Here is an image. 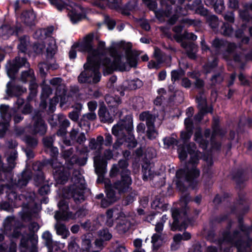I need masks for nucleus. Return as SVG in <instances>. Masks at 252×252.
<instances>
[{
    "instance_id": "obj_1",
    "label": "nucleus",
    "mask_w": 252,
    "mask_h": 252,
    "mask_svg": "<svg viewBox=\"0 0 252 252\" xmlns=\"http://www.w3.org/2000/svg\"><path fill=\"white\" fill-rule=\"evenodd\" d=\"M93 35H88L84 38L86 52L90 56L89 52L91 51L93 53L92 55V60L101 63L104 75L112 73L114 70L126 71L129 70L132 67H135L137 64V57L131 51V44L130 43H126L123 44L124 49L125 50L124 55H120L117 53L111 52V55L113 61L111 62L108 58L102 60L103 54L106 52L105 43L103 41H99L96 50L93 48L91 41Z\"/></svg>"
},
{
    "instance_id": "obj_2",
    "label": "nucleus",
    "mask_w": 252,
    "mask_h": 252,
    "mask_svg": "<svg viewBox=\"0 0 252 252\" xmlns=\"http://www.w3.org/2000/svg\"><path fill=\"white\" fill-rule=\"evenodd\" d=\"M178 151L181 160H184L188 155L190 158L188 169L185 170L182 169L178 170L176 173V176L180 178L182 175H184L188 181L198 177L199 175V171L196 168L194 164L198 161L200 157V153H199L198 151L196 150L195 145L193 143H190L186 147L179 146Z\"/></svg>"
},
{
    "instance_id": "obj_3",
    "label": "nucleus",
    "mask_w": 252,
    "mask_h": 252,
    "mask_svg": "<svg viewBox=\"0 0 252 252\" xmlns=\"http://www.w3.org/2000/svg\"><path fill=\"white\" fill-rule=\"evenodd\" d=\"M133 121L131 117L127 115L124 119L120 120L112 127V133L117 137V140L114 145L117 148L122 145L124 141L127 143L129 148H134L137 145V142L132 133L133 130Z\"/></svg>"
},
{
    "instance_id": "obj_4",
    "label": "nucleus",
    "mask_w": 252,
    "mask_h": 252,
    "mask_svg": "<svg viewBox=\"0 0 252 252\" xmlns=\"http://www.w3.org/2000/svg\"><path fill=\"white\" fill-rule=\"evenodd\" d=\"M241 233L235 231L232 235L228 232L222 234V237L217 242L219 247V250L217 249L215 246H211L208 248V252H232V249L236 247L238 252H251L249 246L252 244V239L250 240V244H246L241 241Z\"/></svg>"
},
{
    "instance_id": "obj_5",
    "label": "nucleus",
    "mask_w": 252,
    "mask_h": 252,
    "mask_svg": "<svg viewBox=\"0 0 252 252\" xmlns=\"http://www.w3.org/2000/svg\"><path fill=\"white\" fill-rule=\"evenodd\" d=\"M90 56L87 58V61L84 65V70L78 76V81L80 83H96L101 78L99 71L101 63L92 60L93 53L90 51Z\"/></svg>"
},
{
    "instance_id": "obj_6",
    "label": "nucleus",
    "mask_w": 252,
    "mask_h": 252,
    "mask_svg": "<svg viewBox=\"0 0 252 252\" xmlns=\"http://www.w3.org/2000/svg\"><path fill=\"white\" fill-rule=\"evenodd\" d=\"M59 210L56 212L55 218L57 222L55 225V228L58 235H61L63 239L66 238L69 235V231L66 226L61 223L60 220H68L76 218L77 214H73L68 211V206L67 202L61 200L58 203Z\"/></svg>"
},
{
    "instance_id": "obj_7",
    "label": "nucleus",
    "mask_w": 252,
    "mask_h": 252,
    "mask_svg": "<svg viewBox=\"0 0 252 252\" xmlns=\"http://www.w3.org/2000/svg\"><path fill=\"white\" fill-rule=\"evenodd\" d=\"M127 165L128 163L126 160H121L118 165H113L110 172V176L113 177L117 175L118 172L121 170L122 180L116 183L114 186V188L117 189L119 192L126 191L131 183L129 172L126 169Z\"/></svg>"
},
{
    "instance_id": "obj_8",
    "label": "nucleus",
    "mask_w": 252,
    "mask_h": 252,
    "mask_svg": "<svg viewBox=\"0 0 252 252\" xmlns=\"http://www.w3.org/2000/svg\"><path fill=\"white\" fill-rule=\"evenodd\" d=\"M74 184L70 188L69 192L70 195H67L66 197H69L71 196L74 201L76 202H79L84 200V190L85 188V184L84 179L82 177L73 179Z\"/></svg>"
},
{
    "instance_id": "obj_9",
    "label": "nucleus",
    "mask_w": 252,
    "mask_h": 252,
    "mask_svg": "<svg viewBox=\"0 0 252 252\" xmlns=\"http://www.w3.org/2000/svg\"><path fill=\"white\" fill-rule=\"evenodd\" d=\"M62 81L60 78H55L50 81L52 85L59 87L61 89L60 91L56 92V96L51 100V105L56 104L60 101V105L62 107L67 101L68 97L66 95L64 86L61 85Z\"/></svg>"
},
{
    "instance_id": "obj_10",
    "label": "nucleus",
    "mask_w": 252,
    "mask_h": 252,
    "mask_svg": "<svg viewBox=\"0 0 252 252\" xmlns=\"http://www.w3.org/2000/svg\"><path fill=\"white\" fill-rule=\"evenodd\" d=\"M52 31L51 28L49 29H44L38 30L35 32L33 34L34 38L40 40L37 43H35L32 47L35 54H38L42 52L45 46L42 41L48 38L47 36L51 33Z\"/></svg>"
},
{
    "instance_id": "obj_11",
    "label": "nucleus",
    "mask_w": 252,
    "mask_h": 252,
    "mask_svg": "<svg viewBox=\"0 0 252 252\" xmlns=\"http://www.w3.org/2000/svg\"><path fill=\"white\" fill-rule=\"evenodd\" d=\"M54 177L57 184H64L68 179L69 174L65 167L61 163H57L56 160L52 163Z\"/></svg>"
},
{
    "instance_id": "obj_12",
    "label": "nucleus",
    "mask_w": 252,
    "mask_h": 252,
    "mask_svg": "<svg viewBox=\"0 0 252 252\" xmlns=\"http://www.w3.org/2000/svg\"><path fill=\"white\" fill-rule=\"evenodd\" d=\"M182 31V27L181 26H176L174 28V31L176 33L174 35V38L178 42H182V46L186 49L189 57L191 59H194L195 57V53L197 50L196 46L193 44H187L183 42V34L180 32Z\"/></svg>"
},
{
    "instance_id": "obj_13",
    "label": "nucleus",
    "mask_w": 252,
    "mask_h": 252,
    "mask_svg": "<svg viewBox=\"0 0 252 252\" xmlns=\"http://www.w3.org/2000/svg\"><path fill=\"white\" fill-rule=\"evenodd\" d=\"M139 118L140 120L146 122L147 134L148 138L150 139L156 138L158 133L154 126L155 116L150 114L149 112H144L140 115Z\"/></svg>"
},
{
    "instance_id": "obj_14",
    "label": "nucleus",
    "mask_w": 252,
    "mask_h": 252,
    "mask_svg": "<svg viewBox=\"0 0 252 252\" xmlns=\"http://www.w3.org/2000/svg\"><path fill=\"white\" fill-rule=\"evenodd\" d=\"M113 157L112 153L110 150H106L104 153V158L96 156L94 158V165L96 173L101 175L105 172L106 160L110 159Z\"/></svg>"
},
{
    "instance_id": "obj_15",
    "label": "nucleus",
    "mask_w": 252,
    "mask_h": 252,
    "mask_svg": "<svg viewBox=\"0 0 252 252\" xmlns=\"http://www.w3.org/2000/svg\"><path fill=\"white\" fill-rule=\"evenodd\" d=\"M69 10L68 16L71 22L75 24L80 21L85 16V11L80 6L71 2L68 8Z\"/></svg>"
},
{
    "instance_id": "obj_16",
    "label": "nucleus",
    "mask_w": 252,
    "mask_h": 252,
    "mask_svg": "<svg viewBox=\"0 0 252 252\" xmlns=\"http://www.w3.org/2000/svg\"><path fill=\"white\" fill-rule=\"evenodd\" d=\"M0 113L1 119L4 121L0 123V136H2L7 129L8 123L11 118L8 106L5 105H1L0 106Z\"/></svg>"
},
{
    "instance_id": "obj_17",
    "label": "nucleus",
    "mask_w": 252,
    "mask_h": 252,
    "mask_svg": "<svg viewBox=\"0 0 252 252\" xmlns=\"http://www.w3.org/2000/svg\"><path fill=\"white\" fill-rule=\"evenodd\" d=\"M23 66L28 68L30 64L25 58H16L15 62L11 66L10 64L7 65L8 76L11 78H13V75L18 71L19 68Z\"/></svg>"
},
{
    "instance_id": "obj_18",
    "label": "nucleus",
    "mask_w": 252,
    "mask_h": 252,
    "mask_svg": "<svg viewBox=\"0 0 252 252\" xmlns=\"http://www.w3.org/2000/svg\"><path fill=\"white\" fill-rule=\"evenodd\" d=\"M172 215L174 219V221L171 228L173 231L178 229L182 230L183 228H186V226L183 225V212H180L177 209H174L172 210Z\"/></svg>"
},
{
    "instance_id": "obj_19",
    "label": "nucleus",
    "mask_w": 252,
    "mask_h": 252,
    "mask_svg": "<svg viewBox=\"0 0 252 252\" xmlns=\"http://www.w3.org/2000/svg\"><path fill=\"white\" fill-rule=\"evenodd\" d=\"M105 192L107 199L102 200L101 203V206L104 208L107 207L109 204L115 201L117 198L111 185H107L105 186Z\"/></svg>"
},
{
    "instance_id": "obj_20",
    "label": "nucleus",
    "mask_w": 252,
    "mask_h": 252,
    "mask_svg": "<svg viewBox=\"0 0 252 252\" xmlns=\"http://www.w3.org/2000/svg\"><path fill=\"white\" fill-rule=\"evenodd\" d=\"M114 217L116 219H121L123 220V218H125V214L121 210L117 208L109 210L106 213L107 221L106 224L108 226H111L113 224V220L112 218Z\"/></svg>"
},
{
    "instance_id": "obj_21",
    "label": "nucleus",
    "mask_w": 252,
    "mask_h": 252,
    "mask_svg": "<svg viewBox=\"0 0 252 252\" xmlns=\"http://www.w3.org/2000/svg\"><path fill=\"white\" fill-rule=\"evenodd\" d=\"M35 15L33 11H29L23 12L20 19L26 25L31 26L34 24Z\"/></svg>"
},
{
    "instance_id": "obj_22",
    "label": "nucleus",
    "mask_w": 252,
    "mask_h": 252,
    "mask_svg": "<svg viewBox=\"0 0 252 252\" xmlns=\"http://www.w3.org/2000/svg\"><path fill=\"white\" fill-rule=\"evenodd\" d=\"M185 125L186 127L187 131L182 132L181 133V138L184 141H186L187 139L190 138L192 134L193 124L190 118H187L185 119Z\"/></svg>"
},
{
    "instance_id": "obj_23",
    "label": "nucleus",
    "mask_w": 252,
    "mask_h": 252,
    "mask_svg": "<svg viewBox=\"0 0 252 252\" xmlns=\"http://www.w3.org/2000/svg\"><path fill=\"white\" fill-rule=\"evenodd\" d=\"M21 80L23 82L30 81V88L33 89L36 87V85L34 83V76L33 71L32 69H29L28 71H24L22 73Z\"/></svg>"
},
{
    "instance_id": "obj_24",
    "label": "nucleus",
    "mask_w": 252,
    "mask_h": 252,
    "mask_svg": "<svg viewBox=\"0 0 252 252\" xmlns=\"http://www.w3.org/2000/svg\"><path fill=\"white\" fill-rule=\"evenodd\" d=\"M46 40L47 55L48 57H52L55 54L57 49L55 39L53 37H48Z\"/></svg>"
},
{
    "instance_id": "obj_25",
    "label": "nucleus",
    "mask_w": 252,
    "mask_h": 252,
    "mask_svg": "<svg viewBox=\"0 0 252 252\" xmlns=\"http://www.w3.org/2000/svg\"><path fill=\"white\" fill-rule=\"evenodd\" d=\"M98 115L102 122L111 123L113 121L114 115L110 114V112L104 107H101L99 108Z\"/></svg>"
},
{
    "instance_id": "obj_26",
    "label": "nucleus",
    "mask_w": 252,
    "mask_h": 252,
    "mask_svg": "<svg viewBox=\"0 0 252 252\" xmlns=\"http://www.w3.org/2000/svg\"><path fill=\"white\" fill-rule=\"evenodd\" d=\"M79 129L73 127L70 133V138L72 140H75L80 144H83L86 141V138L84 133H78Z\"/></svg>"
},
{
    "instance_id": "obj_27",
    "label": "nucleus",
    "mask_w": 252,
    "mask_h": 252,
    "mask_svg": "<svg viewBox=\"0 0 252 252\" xmlns=\"http://www.w3.org/2000/svg\"><path fill=\"white\" fill-rule=\"evenodd\" d=\"M31 243V241H29L28 238H23L21 240L20 248L23 252H37L35 244H32V246H29V243Z\"/></svg>"
},
{
    "instance_id": "obj_28",
    "label": "nucleus",
    "mask_w": 252,
    "mask_h": 252,
    "mask_svg": "<svg viewBox=\"0 0 252 252\" xmlns=\"http://www.w3.org/2000/svg\"><path fill=\"white\" fill-rule=\"evenodd\" d=\"M46 126L41 119H39L34 125L33 131L34 133L43 135L46 131Z\"/></svg>"
},
{
    "instance_id": "obj_29",
    "label": "nucleus",
    "mask_w": 252,
    "mask_h": 252,
    "mask_svg": "<svg viewBox=\"0 0 252 252\" xmlns=\"http://www.w3.org/2000/svg\"><path fill=\"white\" fill-rule=\"evenodd\" d=\"M142 172L144 180L151 179L154 177V172L150 164L146 163L142 166Z\"/></svg>"
},
{
    "instance_id": "obj_30",
    "label": "nucleus",
    "mask_w": 252,
    "mask_h": 252,
    "mask_svg": "<svg viewBox=\"0 0 252 252\" xmlns=\"http://www.w3.org/2000/svg\"><path fill=\"white\" fill-rule=\"evenodd\" d=\"M85 44V41L81 44H74L71 47L69 53V58L71 59H74L76 57V51H85L86 52L85 50V47L84 46Z\"/></svg>"
},
{
    "instance_id": "obj_31",
    "label": "nucleus",
    "mask_w": 252,
    "mask_h": 252,
    "mask_svg": "<svg viewBox=\"0 0 252 252\" xmlns=\"http://www.w3.org/2000/svg\"><path fill=\"white\" fill-rule=\"evenodd\" d=\"M124 87L130 90H135L140 88L142 85V82L138 79L126 81L124 83Z\"/></svg>"
},
{
    "instance_id": "obj_32",
    "label": "nucleus",
    "mask_w": 252,
    "mask_h": 252,
    "mask_svg": "<svg viewBox=\"0 0 252 252\" xmlns=\"http://www.w3.org/2000/svg\"><path fill=\"white\" fill-rule=\"evenodd\" d=\"M196 101L198 103V106L199 110H211L212 112V108L211 107H208L206 104V99L204 96L200 95L196 97Z\"/></svg>"
},
{
    "instance_id": "obj_33",
    "label": "nucleus",
    "mask_w": 252,
    "mask_h": 252,
    "mask_svg": "<svg viewBox=\"0 0 252 252\" xmlns=\"http://www.w3.org/2000/svg\"><path fill=\"white\" fill-rule=\"evenodd\" d=\"M103 140V137L101 136H98L96 140L94 139H92L90 142L89 147L92 150L96 149L99 150L100 147L102 145Z\"/></svg>"
},
{
    "instance_id": "obj_34",
    "label": "nucleus",
    "mask_w": 252,
    "mask_h": 252,
    "mask_svg": "<svg viewBox=\"0 0 252 252\" xmlns=\"http://www.w3.org/2000/svg\"><path fill=\"white\" fill-rule=\"evenodd\" d=\"M105 100L109 106L112 108L117 106L121 102L119 97H114L110 95L106 96Z\"/></svg>"
},
{
    "instance_id": "obj_35",
    "label": "nucleus",
    "mask_w": 252,
    "mask_h": 252,
    "mask_svg": "<svg viewBox=\"0 0 252 252\" xmlns=\"http://www.w3.org/2000/svg\"><path fill=\"white\" fill-rule=\"evenodd\" d=\"M29 43V37L27 36H24L20 39V44L18 46L19 51L25 53L27 50V46Z\"/></svg>"
},
{
    "instance_id": "obj_36",
    "label": "nucleus",
    "mask_w": 252,
    "mask_h": 252,
    "mask_svg": "<svg viewBox=\"0 0 252 252\" xmlns=\"http://www.w3.org/2000/svg\"><path fill=\"white\" fill-rule=\"evenodd\" d=\"M64 247V243L54 242L51 245L50 251L48 250V252H66L65 251L62 250Z\"/></svg>"
},
{
    "instance_id": "obj_37",
    "label": "nucleus",
    "mask_w": 252,
    "mask_h": 252,
    "mask_svg": "<svg viewBox=\"0 0 252 252\" xmlns=\"http://www.w3.org/2000/svg\"><path fill=\"white\" fill-rule=\"evenodd\" d=\"M82 249L83 252H92L93 247L92 246L91 240L85 236L83 239Z\"/></svg>"
},
{
    "instance_id": "obj_38",
    "label": "nucleus",
    "mask_w": 252,
    "mask_h": 252,
    "mask_svg": "<svg viewBox=\"0 0 252 252\" xmlns=\"http://www.w3.org/2000/svg\"><path fill=\"white\" fill-rule=\"evenodd\" d=\"M42 238L44 240L48 249L50 251L51 245L54 242L52 240V234L48 231H45L42 234Z\"/></svg>"
},
{
    "instance_id": "obj_39",
    "label": "nucleus",
    "mask_w": 252,
    "mask_h": 252,
    "mask_svg": "<svg viewBox=\"0 0 252 252\" xmlns=\"http://www.w3.org/2000/svg\"><path fill=\"white\" fill-rule=\"evenodd\" d=\"M161 236L158 234H154L152 237L151 242L154 249L158 248L162 243Z\"/></svg>"
},
{
    "instance_id": "obj_40",
    "label": "nucleus",
    "mask_w": 252,
    "mask_h": 252,
    "mask_svg": "<svg viewBox=\"0 0 252 252\" xmlns=\"http://www.w3.org/2000/svg\"><path fill=\"white\" fill-rule=\"evenodd\" d=\"M68 249L69 252H77L79 247L77 243L76 238L72 237L68 245Z\"/></svg>"
},
{
    "instance_id": "obj_41",
    "label": "nucleus",
    "mask_w": 252,
    "mask_h": 252,
    "mask_svg": "<svg viewBox=\"0 0 252 252\" xmlns=\"http://www.w3.org/2000/svg\"><path fill=\"white\" fill-rule=\"evenodd\" d=\"M43 141L44 145L46 147L52 149L55 155H57L58 153V149L57 148L52 147L53 140L52 137L44 138L43 139Z\"/></svg>"
},
{
    "instance_id": "obj_42",
    "label": "nucleus",
    "mask_w": 252,
    "mask_h": 252,
    "mask_svg": "<svg viewBox=\"0 0 252 252\" xmlns=\"http://www.w3.org/2000/svg\"><path fill=\"white\" fill-rule=\"evenodd\" d=\"M195 140L199 143L200 146L202 149H205L207 147V143L204 140L201 136V133L199 131L196 132L194 135Z\"/></svg>"
},
{
    "instance_id": "obj_43",
    "label": "nucleus",
    "mask_w": 252,
    "mask_h": 252,
    "mask_svg": "<svg viewBox=\"0 0 252 252\" xmlns=\"http://www.w3.org/2000/svg\"><path fill=\"white\" fill-rule=\"evenodd\" d=\"M182 240H183V238L181 234H178L175 235L173 238V242L171 245L172 250H177L178 248L180 243Z\"/></svg>"
},
{
    "instance_id": "obj_44",
    "label": "nucleus",
    "mask_w": 252,
    "mask_h": 252,
    "mask_svg": "<svg viewBox=\"0 0 252 252\" xmlns=\"http://www.w3.org/2000/svg\"><path fill=\"white\" fill-rule=\"evenodd\" d=\"M17 152L13 150L11 154L7 158V160L9 164V167L11 169L14 167L15 160L17 158Z\"/></svg>"
},
{
    "instance_id": "obj_45",
    "label": "nucleus",
    "mask_w": 252,
    "mask_h": 252,
    "mask_svg": "<svg viewBox=\"0 0 252 252\" xmlns=\"http://www.w3.org/2000/svg\"><path fill=\"white\" fill-rule=\"evenodd\" d=\"M99 236L100 239L104 241L109 240L112 238L111 234L109 232L108 230L106 229L99 231Z\"/></svg>"
},
{
    "instance_id": "obj_46",
    "label": "nucleus",
    "mask_w": 252,
    "mask_h": 252,
    "mask_svg": "<svg viewBox=\"0 0 252 252\" xmlns=\"http://www.w3.org/2000/svg\"><path fill=\"white\" fill-rule=\"evenodd\" d=\"M184 74V72L182 69L178 70H173L171 72V79L173 82L178 80Z\"/></svg>"
},
{
    "instance_id": "obj_47",
    "label": "nucleus",
    "mask_w": 252,
    "mask_h": 252,
    "mask_svg": "<svg viewBox=\"0 0 252 252\" xmlns=\"http://www.w3.org/2000/svg\"><path fill=\"white\" fill-rule=\"evenodd\" d=\"M103 241L104 240L101 239H97L94 243V248L92 249V252H98L101 250L103 247Z\"/></svg>"
},
{
    "instance_id": "obj_48",
    "label": "nucleus",
    "mask_w": 252,
    "mask_h": 252,
    "mask_svg": "<svg viewBox=\"0 0 252 252\" xmlns=\"http://www.w3.org/2000/svg\"><path fill=\"white\" fill-rule=\"evenodd\" d=\"M50 3L54 5L59 10H62L64 7V3L61 0H48Z\"/></svg>"
},
{
    "instance_id": "obj_49",
    "label": "nucleus",
    "mask_w": 252,
    "mask_h": 252,
    "mask_svg": "<svg viewBox=\"0 0 252 252\" xmlns=\"http://www.w3.org/2000/svg\"><path fill=\"white\" fill-rule=\"evenodd\" d=\"M130 226V223L128 221L126 220L125 222H124V223H119L117 226V228L118 231L122 232H125L126 231L129 227Z\"/></svg>"
},
{
    "instance_id": "obj_50",
    "label": "nucleus",
    "mask_w": 252,
    "mask_h": 252,
    "mask_svg": "<svg viewBox=\"0 0 252 252\" xmlns=\"http://www.w3.org/2000/svg\"><path fill=\"white\" fill-rule=\"evenodd\" d=\"M25 142L29 146H33L37 144V139L33 137L27 136L23 138Z\"/></svg>"
},
{
    "instance_id": "obj_51",
    "label": "nucleus",
    "mask_w": 252,
    "mask_h": 252,
    "mask_svg": "<svg viewBox=\"0 0 252 252\" xmlns=\"http://www.w3.org/2000/svg\"><path fill=\"white\" fill-rule=\"evenodd\" d=\"M222 30H223V34L225 35L229 36L233 33L232 29L227 24H223V26L222 27Z\"/></svg>"
},
{
    "instance_id": "obj_52",
    "label": "nucleus",
    "mask_w": 252,
    "mask_h": 252,
    "mask_svg": "<svg viewBox=\"0 0 252 252\" xmlns=\"http://www.w3.org/2000/svg\"><path fill=\"white\" fill-rule=\"evenodd\" d=\"M209 112L211 113L212 112L211 110H199V112H198V113L196 115H195L194 117L195 121L197 122H199L202 119L204 114L209 113Z\"/></svg>"
},
{
    "instance_id": "obj_53",
    "label": "nucleus",
    "mask_w": 252,
    "mask_h": 252,
    "mask_svg": "<svg viewBox=\"0 0 252 252\" xmlns=\"http://www.w3.org/2000/svg\"><path fill=\"white\" fill-rule=\"evenodd\" d=\"M175 142V139L171 137H166L163 139V143L165 148H168Z\"/></svg>"
},
{
    "instance_id": "obj_54",
    "label": "nucleus",
    "mask_w": 252,
    "mask_h": 252,
    "mask_svg": "<svg viewBox=\"0 0 252 252\" xmlns=\"http://www.w3.org/2000/svg\"><path fill=\"white\" fill-rule=\"evenodd\" d=\"M143 1L150 9H154L157 5L156 0H143Z\"/></svg>"
},
{
    "instance_id": "obj_55",
    "label": "nucleus",
    "mask_w": 252,
    "mask_h": 252,
    "mask_svg": "<svg viewBox=\"0 0 252 252\" xmlns=\"http://www.w3.org/2000/svg\"><path fill=\"white\" fill-rule=\"evenodd\" d=\"M50 191V187L47 185H44L41 187L39 189V193L41 195L47 194Z\"/></svg>"
},
{
    "instance_id": "obj_56",
    "label": "nucleus",
    "mask_w": 252,
    "mask_h": 252,
    "mask_svg": "<svg viewBox=\"0 0 252 252\" xmlns=\"http://www.w3.org/2000/svg\"><path fill=\"white\" fill-rule=\"evenodd\" d=\"M13 91L15 92L14 94L15 95H18L26 92V88L21 87L19 86H16L13 88Z\"/></svg>"
},
{
    "instance_id": "obj_57",
    "label": "nucleus",
    "mask_w": 252,
    "mask_h": 252,
    "mask_svg": "<svg viewBox=\"0 0 252 252\" xmlns=\"http://www.w3.org/2000/svg\"><path fill=\"white\" fill-rule=\"evenodd\" d=\"M184 38L195 40L197 39V36L191 32H185L183 35V39Z\"/></svg>"
},
{
    "instance_id": "obj_58",
    "label": "nucleus",
    "mask_w": 252,
    "mask_h": 252,
    "mask_svg": "<svg viewBox=\"0 0 252 252\" xmlns=\"http://www.w3.org/2000/svg\"><path fill=\"white\" fill-rule=\"evenodd\" d=\"M80 114L77 111H73L69 114V118L74 121H77L79 118Z\"/></svg>"
},
{
    "instance_id": "obj_59",
    "label": "nucleus",
    "mask_w": 252,
    "mask_h": 252,
    "mask_svg": "<svg viewBox=\"0 0 252 252\" xmlns=\"http://www.w3.org/2000/svg\"><path fill=\"white\" fill-rule=\"evenodd\" d=\"M96 117V114L94 112H91L88 113L83 116L84 119H87L89 120L93 121L94 120Z\"/></svg>"
},
{
    "instance_id": "obj_60",
    "label": "nucleus",
    "mask_w": 252,
    "mask_h": 252,
    "mask_svg": "<svg viewBox=\"0 0 252 252\" xmlns=\"http://www.w3.org/2000/svg\"><path fill=\"white\" fill-rule=\"evenodd\" d=\"M47 68V65L45 63H41L39 64V68L41 75H44L45 74Z\"/></svg>"
},
{
    "instance_id": "obj_61",
    "label": "nucleus",
    "mask_w": 252,
    "mask_h": 252,
    "mask_svg": "<svg viewBox=\"0 0 252 252\" xmlns=\"http://www.w3.org/2000/svg\"><path fill=\"white\" fill-rule=\"evenodd\" d=\"M217 65V60H214L212 63L210 65H207L204 66V70L206 71V73L211 72V69Z\"/></svg>"
},
{
    "instance_id": "obj_62",
    "label": "nucleus",
    "mask_w": 252,
    "mask_h": 252,
    "mask_svg": "<svg viewBox=\"0 0 252 252\" xmlns=\"http://www.w3.org/2000/svg\"><path fill=\"white\" fill-rule=\"evenodd\" d=\"M202 249L203 248L199 244H196L189 250V252H201Z\"/></svg>"
},
{
    "instance_id": "obj_63",
    "label": "nucleus",
    "mask_w": 252,
    "mask_h": 252,
    "mask_svg": "<svg viewBox=\"0 0 252 252\" xmlns=\"http://www.w3.org/2000/svg\"><path fill=\"white\" fill-rule=\"evenodd\" d=\"M97 103L95 101H92L88 103L89 109L91 112H94L97 107Z\"/></svg>"
},
{
    "instance_id": "obj_64",
    "label": "nucleus",
    "mask_w": 252,
    "mask_h": 252,
    "mask_svg": "<svg viewBox=\"0 0 252 252\" xmlns=\"http://www.w3.org/2000/svg\"><path fill=\"white\" fill-rule=\"evenodd\" d=\"M163 206L162 203H160L157 199L155 200L152 203V207L154 209H157L158 208H161Z\"/></svg>"
}]
</instances>
